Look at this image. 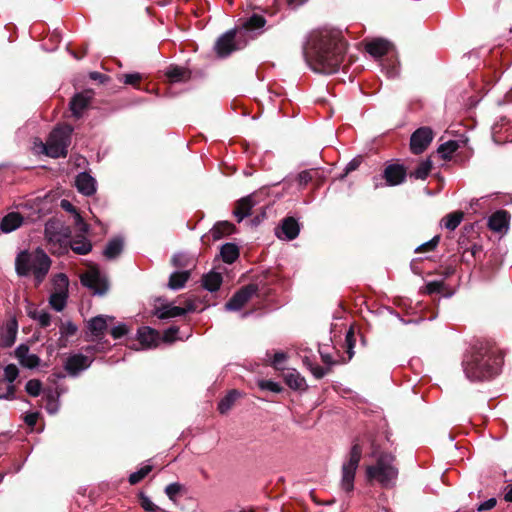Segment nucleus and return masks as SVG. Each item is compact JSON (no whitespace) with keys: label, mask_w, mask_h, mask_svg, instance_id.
Here are the masks:
<instances>
[{"label":"nucleus","mask_w":512,"mask_h":512,"mask_svg":"<svg viewBox=\"0 0 512 512\" xmlns=\"http://www.w3.org/2000/svg\"><path fill=\"white\" fill-rule=\"evenodd\" d=\"M346 49L347 44L338 32L320 29L308 35L303 56L313 71L333 74L339 71Z\"/></svg>","instance_id":"1"},{"label":"nucleus","mask_w":512,"mask_h":512,"mask_svg":"<svg viewBox=\"0 0 512 512\" xmlns=\"http://www.w3.org/2000/svg\"><path fill=\"white\" fill-rule=\"evenodd\" d=\"M503 364L502 352L490 341L477 340L463 357L462 367L470 381L489 380L497 376Z\"/></svg>","instance_id":"2"},{"label":"nucleus","mask_w":512,"mask_h":512,"mask_svg":"<svg viewBox=\"0 0 512 512\" xmlns=\"http://www.w3.org/2000/svg\"><path fill=\"white\" fill-rule=\"evenodd\" d=\"M256 36V11L251 8L232 30L223 33L215 42L214 51L219 58H226L243 49Z\"/></svg>","instance_id":"3"},{"label":"nucleus","mask_w":512,"mask_h":512,"mask_svg":"<svg viewBox=\"0 0 512 512\" xmlns=\"http://www.w3.org/2000/svg\"><path fill=\"white\" fill-rule=\"evenodd\" d=\"M51 260L42 249H36L33 252L27 250L17 254L15 259V271L18 276L34 275L36 285L43 282L49 272Z\"/></svg>","instance_id":"4"},{"label":"nucleus","mask_w":512,"mask_h":512,"mask_svg":"<svg viewBox=\"0 0 512 512\" xmlns=\"http://www.w3.org/2000/svg\"><path fill=\"white\" fill-rule=\"evenodd\" d=\"M371 457L376 459V463L367 466V479L376 480L385 488L393 487L398 477V468L394 464L395 456L392 453L380 452L372 444Z\"/></svg>","instance_id":"5"},{"label":"nucleus","mask_w":512,"mask_h":512,"mask_svg":"<svg viewBox=\"0 0 512 512\" xmlns=\"http://www.w3.org/2000/svg\"><path fill=\"white\" fill-rule=\"evenodd\" d=\"M45 237L52 253L63 254L71 248L76 254L86 255L92 250V243L85 235H77L69 239L67 233L52 231L49 226H46Z\"/></svg>","instance_id":"6"},{"label":"nucleus","mask_w":512,"mask_h":512,"mask_svg":"<svg viewBox=\"0 0 512 512\" xmlns=\"http://www.w3.org/2000/svg\"><path fill=\"white\" fill-rule=\"evenodd\" d=\"M73 128L70 125H60L49 135L46 143L40 142L42 151L49 157L59 158L67 155Z\"/></svg>","instance_id":"7"},{"label":"nucleus","mask_w":512,"mask_h":512,"mask_svg":"<svg viewBox=\"0 0 512 512\" xmlns=\"http://www.w3.org/2000/svg\"><path fill=\"white\" fill-rule=\"evenodd\" d=\"M362 457V447L358 442H354L348 457L344 460L341 468L340 487L346 493L354 490V480L356 471Z\"/></svg>","instance_id":"8"},{"label":"nucleus","mask_w":512,"mask_h":512,"mask_svg":"<svg viewBox=\"0 0 512 512\" xmlns=\"http://www.w3.org/2000/svg\"><path fill=\"white\" fill-rule=\"evenodd\" d=\"M114 317L107 315H98L87 322L86 339L89 341H101L108 329V322L113 321Z\"/></svg>","instance_id":"9"},{"label":"nucleus","mask_w":512,"mask_h":512,"mask_svg":"<svg viewBox=\"0 0 512 512\" xmlns=\"http://www.w3.org/2000/svg\"><path fill=\"white\" fill-rule=\"evenodd\" d=\"M81 283L97 295H104L109 289L106 277L97 269H91L84 273L81 276Z\"/></svg>","instance_id":"10"},{"label":"nucleus","mask_w":512,"mask_h":512,"mask_svg":"<svg viewBox=\"0 0 512 512\" xmlns=\"http://www.w3.org/2000/svg\"><path fill=\"white\" fill-rule=\"evenodd\" d=\"M54 282L58 286V290L51 294L49 303L55 311L60 312L67 303L68 278L65 274H58Z\"/></svg>","instance_id":"11"},{"label":"nucleus","mask_w":512,"mask_h":512,"mask_svg":"<svg viewBox=\"0 0 512 512\" xmlns=\"http://www.w3.org/2000/svg\"><path fill=\"white\" fill-rule=\"evenodd\" d=\"M434 137L430 127H420L415 130L410 137V149L413 154L423 153Z\"/></svg>","instance_id":"12"},{"label":"nucleus","mask_w":512,"mask_h":512,"mask_svg":"<svg viewBox=\"0 0 512 512\" xmlns=\"http://www.w3.org/2000/svg\"><path fill=\"white\" fill-rule=\"evenodd\" d=\"M300 233V224L294 217H285L280 224L275 227V235L278 239L292 241Z\"/></svg>","instance_id":"13"},{"label":"nucleus","mask_w":512,"mask_h":512,"mask_svg":"<svg viewBox=\"0 0 512 512\" xmlns=\"http://www.w3.org/2000/svg\"><path fill=\"white\" fill-rule=\"evenodd\" d=\"M256 294V285L249 284L237 291L225 304L227 311H239Z\"/></svg>","instance_id":"14"},{"label":"nucleus","mask_w":512,"mask_h":512,"mask_svg":"<svg viewBox=\"0 0 512 512\" xmlns=\"http://www.w3.org/2000/svg\"><path fill=\"white\" fill-rule=\"evenodd\" d=\"M93 359L83 354L77 353L70 355L64 364L66 372L70 376H77L82 371L86 370L91 366Z\"/></svg>","instance_id":"15"},{"label":"nucleus","mask_w":512,"mask_h":512,"mask_svg":"<svg viewBox=\"0 0 512 512\" xmlns=\"http://www.w3.org/2000/svg\"><path fill=\"white\" fill-rule=\"evenodd\" d=\"M18 332V323L15 318H11L0 326V347L9 348L15 341Z\"/></svg>","instance_id":"16"},{"label":"nucleus","mask_w":512,"mask_h":512,"mask_svg":"<svg viewBox=\"0 0 512 512\" xmlns=\"http://www.w3.org/2000/svg\"><path fill=\"white\" fill-rule=\"evenodd\" d=\"M406 169L400 164H389L383 171V178L387 186H397L402 184L406 179Z\"/></svg>","instance_id":"17"},{"label":"nucleus","mask_w":512,"mask_h":512,"mask_svg":"<svg viewBox=\"0 0 512 512\" xmlns=\"http://www.w3.org/2000/svg\"><path fill=\"white\" fill-rule=\"evenodd\" d=\"M283 379L292 390L305 391L308 388L305 378L295 368H286L283 371Z\"/></svg>","instance_id":"18"},{"label":"nucleus","mask_w":512,"mask_h":512,"mask_svg":"<svg viewBox=\"0 0 512 512\" xmlns=\"http://www.w3.org/2000/svg\"><path fill=\"white\" fill-rule=\"evenodd\" d=\"M509 221V212L506 210H498L488 218V227L494 232L503 233L508 230Z\"/></svg>","instance_id":"19"},{"label":"nucleus","mask_w":512,"mask_h":512,"mask_svg":"<svg viewBox=\"0 0 512 512\" xmlns=\"http://www.w3.org/2000/svg\"><path fill=\"white\" fill-rule=\"evenodd\" d=\"M193 304H188L187 307L174 306L172 304H165L157 307L155 315L160 319L174 318L185 315L187 312L193 311Z\"/></svg>","instance_id":"20"},{"label":"nucleus","mask_w":512,"mask_h":512,"mask_svg":"<svg viewBox=\"0 0 512 512\" xmlns=\"http://www.w3.org/2000/svg\"><path fill=\"white\" fill-rule=\"evenodd\" d=\"M15 357L23 367L29 369L37 367L40 363V358L36 354L30 353L29 347L25 344H21L16 348Z\"/></svg>","instance_id":"21"},{"label":"nucleus","mask_w":512,"mask_h":512,"mask_svg":"<svg viewBox=\"0 0 512 512\" xmlns=\"http://www.w3.org/2000/svg\"><path fill=\"white\" fill-rule=\"evenodd\" d=\"M274 291L273 288L266 286V284L261 285L258 282V310L264 308L266 310H273L277 308L275 304V296L272 294Z\"/></svg>","instance_id":"22"},{"label":"nucleus","mask_w":512,"mask_h":512,"mask_svg":"<svg viewBox=\"0 0 512 512\" xmlns=\"http://www.w3.org/2000/svg\"><path fill=\"white\" fill-rule=\"evenodd\" d=\"M392 48V44L382 38H377L369 41L365 45V50L374 58H381L387 54Z\"/></svg>","instance_id":"23"},{"label":"nucleus","mask_w":512,"mask_h":512,"mask_svg":"<svg viewBox=\"0 0 512 512\" xmlns=\"http://www.w3.org/2000/svg\"><path fill=\"white\" fill-rule=\"evenodd\" d=\"M138 340L144 348H152L158 345L160 334L150 327H141L138 329Z\"/></svg>","instance_id":"24"},{"label":"nucleus","mask_w":512,"mask_h":512,"mask_svg":"<svg viewBox=\"0 0 512 512\" xmlns=\"http://www.w3.org/2000/svg\"><path fill=\"white\" fill-rule=\"evenodd\" d=\"M255 205L254 194H250L246 197L241 198L235 206L233 211L234 216L238 222H241L245 217L251 214V210Z\"/></svg>","instance_id":"25"},{"label":"nucleus","mask_w":512,"mask_h":512,"mask_svg":"<svg viewBox=\"0 0 512 512\" xmlns=\"http://www.w3.org/2000/svg\"><path fill=\"white\" fill-rule=\"evenodd\" d=\"M78 191L86 196H90L96 191L95 179L86 172L80 173L75 180Z\"/></svg>","instance_id":"26"},{"label":"nucleus","mask_w":512,"mask_h":512,"mask_svg":"<svg viewBox=\"0 0 512 512\" xmlns=\"http://www.w3.org/2000/svg\"><path fill=\"white\" fill-rule=\"evenodd\" d=\"M91 97L85 93L76 94L70 101V110L75 118H80L88 107Z\"/></svg>","instance_id":"27"},{"label":"nucleus","mask_w":512,"mask_h":512,"mask_svg":"<svg viewBox=\"0 0 512 512\" xmlns=\"http://www.w3.org/2000/svg\"><path fill=\"white\" fill-rule=\"evenodd\" d=\"M23 223V217L18 212L8 213L3 217L0 229L4 233H10L19 228Z\"/></svg>","instance_id":"28"},{"label":"nucleus","mask_w":512,"mask_h":512,"mask_svg":"<svg viewBox=\"0 0 512 512\" xmlns=\"http://www.w3.org/2000/svg\"><path fill=\"white\" fill-rule=\"evenodd\" d=\"M235 231V226L228 221H220L216 223L210 230V235L213 240H220L221 238L231 235Z\"/></svg>","instance_id":"29"},{"label":"nucleus","mask_w":512,"mask_h":512,"mask_svg":"<svg viewBox=\"0 0 512 512\" xmlns=\"http://www.w3.org/2000/svg\"><path fill=\"white\" fill-rule=\"evenodd\" d=\"M222 284V275L219 272L210 271L202 277V285L203 287L210 291H217Z\"/></svg>","instance_id":"30"},{"label":"nucleus","mask_w":512,"mask_h":512,"mask_svg":"<svg viewBox=\"0 0 512 512\" xmlns=\"http://www.w3.org/2000/svg\"><path fill=\"white\" fill-rule=\"evenodd\" d=\"M27 314L30 318L37 321L42 327H47L50 325L51 316L47 311L43 309H38L31 306L28 308Z\"/></svg>","instance_id":"31"},{"label":"nucleus","mask_w":512,"mask_h":512,"mask_svg":"<svg viewBox=\"0 0 512 512\" xmlns=\"http://www.w3.org/2000/svg\"><path fill=\"white\" fill-rule=\"evenodd\" d=\"M190 278V271L174 272L169 278L168 286L172 290H178L184 287L185 283Z\"/></svg>","instance_id":"32"},{"label":"nucleus","mask_w":512,"mask_h":512,"mask_svg":"<svg viewBox=\"0 0 512 512\" xmlns=\"http://www.w3.org/2000/svg\"><path fill=\"white\" fill-rule=\"evenodd\" d=\"M221 257L225 263H233L239 256L238 247L233 243L222 245L220 250Z\"/></svg>","instance_id":"33"},{"label":"nucleus","mask_w":512,"mask_h":512,"mask_svg":"<svg viewBox=\"0 0 512 512\" xmlns=\"http://www.w3.org/2000/svg\"><path fill=\"white\" fill-rule=\"evenodd\" d=\"M240 397V393L237 390H231L228 394L220 400L218 403V410L221 414L227 413L235 401Z\"/></svg>","instance_id":"34"},{"label":"nucleus","mask_w":512,"mask_h":512,"mask_svg":"<svg viewBox=\"0 0 512 512\" xmlns=\"http://www.w3.org/2000/svg\"><path fill=\"white\" fill-rule=\"evenodd\" d=\"M123 250V241L120 238H114L108 242L104 250V255L108 259L116 258Z\"/></svg>","instance_id":"35"},{"label":"nucleus","mask_w":512,"mask_h":512,"mask_svg":"<svg viewBox=\"0 0 512 512\" xmlns=\"http://www.w3.org/2000/svg\"><path fill=\"white\" fill-rule=\"evenodd\" d=\"M458 148L459 143L457 141L449 140L438 147V154L443 160H450Z\"/></svg>","instance_id":"36"},{"label":"nucleus","mask_w":512,"mask_h":512,"mask_svg":"<svg viewBox=\"0 0 512 512\" xmlns=\"http://www.w3.org/2000/svg\"><path fill=\"white\" fill-rule=\"evenodd\" d=\"M432 168V162L429 159L423 160L419 165L411 172L410 176L415 179L425 180Z\"/></svg>","instance_id":"37"},{"label":"nucleus","mask_w":512,"mask_h":512,"mask_svg":"<svg viewBox=\"0 0 512 512\" xmlns=\"http://www.w3.org/2000/svg\"><path fill=\"white\" fill-rule=\"evenodd\" d=\"M463 219V212L458 211L448 214L444 219V227L450 231L455 230Z\"/></svg>","instance_id":"38"},{"label":"nucleus","mask_w":512,"mask_h":512,"mask_svg":"<svg viewBox=\"0 0 512 512\" xmlns=\"http://www.w3.org/2000/svg\"><path fill=\"white\" fill-rule=\"evenodd\" d=\"M166 76L171 82H181L188 79V73L184 68L181 67H170L166 71Z\"/></svg>","instance_id":"39"},{"label":"nucleus","mask_w":512,"mask_h":512,"mask_svg":"<svg viewBox=\"0 0 512 512\" xmlns=\"http://www.w3.org/2000/svg\"><path fill=\"white\" fill-rule=\"evenodd\" d=\"M267 357H269L270 364L276 369V370H283L285 371L284 364L288 359V355L285 352L279 351L273 354L272 357L267 353Z\"/></svg>","instance_id":"40"},{"label":"nucleus","mask_w":512,"mask_h":512,"mask_svg":"<svg viewBox=\"0 0 512 512\" xmlns=\"http://www.w3.org/2000/svg\"><path fill=\"white\" fill-rule=\"evenodd\" d=\"M151 470H152V466H150V465H145V466L141 467L139 470L130 474L129 483L132 485L139 483L150 473Z\"/></svg>","instance_id":"41"},{"label":"nucleus","mask_w":512,"mask_h":512,"mask_svg":"<svg viewBox=\"0 0 512 512\" xmlns=\"http://www.w3.org/2000/svg\"><path fill=\"white\" fill-rule=\"evenodd\" d=\"M315 170H303L297 174L295 181L300 188H304L314 178Z\"/></svg>","instance_id":"42"},{"label":"nucleus","mask_w":512,"mask_h":512,"mask_svg":"<svg viewBox=\"0 0 512 512\" xmlns=\"http://www.w3.org/2000/svg\"><path fill=\"white\" fill-rule=\"evenodd\" d=\"M14 395V385L0 378V399H10Z\"/></svg>","instance_id":"43"},{"label":"nucleus","mask_w":512,"mask_h":512,"mask_svg":"<svg viewBox=\"0 0 512 512\" xmlns=\"http://www.w3.org/2000/svg\"><path fill=\"white\" fill-rule=\"evenodd\" d=\"M258 388L261 390H268L274 393H280L283 390V387L280 383L267 380V381H258Z\"/></svg>","instance_id":"44"},{"label":"nucleus","mask_w":512,"mask_h":512,"mask_svg":"<svg viewBox=\"0 0 512 512\" xmlns=\"http://www.w3.org/2000/svg\"><path fill=\"white\" fill-rule=\"evenodd\" d=\"M382 69L385 70L386 75L389 78H394L399 75V67L398 63L396 61L388 62H382L381 63Z\"/></svg>","instance_id":"45"},{"label":"nucleus","mask_w":512,"mask_h":512,"mask_svg":"<svg viewBox=\"0 0 512 512\" xmlns=\"http://www.w3.org/2000/svg\"><path fill=\"white\" fill-rule=\"evenodd\" d=\"M41 388L42 384L37 379H31L25 385L26 392L33 397H36L40 394Z\"/></svg>","instance_id":"46"},{"label":"nucleus","mask_w":512,"mask_h":512,"mask_svg":"<svg viewBox=\"0 0 512 512\" xmlns=\"http://www.w3.org/2000/svg\"><path fill=\"white\" fill-rule=\"evenodd\" d=\"M19 371L18 368L14 364L7 365L4 369V380L6 382H9L10 384H13V382L18 377Z\"/></svg>","instance_id":"47"},{"label":"nucleus","mask_w":512,"mask_h":512,"mask_svg":"<svg viewBox=\"0 0 512 512\" xmlns=\"http://www.w3.org/2000/svg\"><path fill=\"white\" fill-rule=\"evenodd\" d=\"M183 486L179 483H171L165 488V493L170 500L175 501Z\"/></svg>","instance_id":"48"},{"label":"nucleus","mask_w":512,"mask_h":512,"mask_svg":"<svg viewBox=\"0 0 512 512\" xmlns=\"http://www.w3.org/2000/svg\"><path fill=\"white\" fill-rule=\"evenodd\" d=\"M440 240V236L436 235L431 240L419 245L415 252L432 251L436 248Z\"/></svg>","instance_id":"49"},{"label":"nucleus","mask_w":512,"mask_h":512,"mask_svg":"<svg viewBox=\"0 0 512 512\" xmlns=\"http://www.w3.org/2000/svg\"><path fill=\"white\" fill-rule=\"evenodd\" d=\"M444 287V282L440 281H431L426 284V292L428 294L440 293Z\"/></svg>","instance_id":"50"},{"label":"nucleus","mask_w":512,"mask_h":512,"mask_svg":"<svg viewBox=\"0 0 512 512\" xmlns=\"http://www.w3.org/2000/svg\"><path fill=\"white\" fill-rule=\"evenodd\" d=\"M128 333V328L125 324L121 323L113 327L110 331L111 336L114 339H119Z\"/></svg>","instance_id":"51"},{"label":"nucleus","mask_w":512,"mask_h":512,"mask_svg":"<svg viewBox=\"0 0 512 512\" xmlns=\"http://www.w3.org/2000/svg\"><path fill=\"white\" fill-rule=\"evenodd\" d=\"M330 371V368H324L317 364H314V366H311L310 372L316 379L323 378L328 372Z\"/></svg>","instance_id":"52"},{"label":"nucleus","mask_w":512,"mask_h":512,"mask_svg":"<svg viewBox=\"0 0 512 512\" xmlns=\"http://www.w3.org/2000/svg\"><path fill=\"white\" fill-rule=\"evenodd\" d=\"M189 259L185 254L179 253L173 256L172 263L175 267H186L188 266Z\"/></svg>","instance_id":"53"},{"label":"nucleus","mask_w":512,"mask_h":512,"mask_svg":"<svg viewBox=\"0 0 512 512\" xmlns=\"http://www.w3.org/2000/svg\"><path fill=\"white\" fill-rule=\"evenodd\" d=\"M177 327H170L166 329L163 333L162 339L164 342L171 343L176 339V334L178 333Z\"/></svg>","instance_id":"54"},{"label":"nucleus","mask_w":512,"mask_h":512,"mask_svg":"<svg viewBox=\"0 0 512 512\" xmlns=\"http://www.w3.org/2000/svg\"><path fill=\"white\" fill-rule=\"evenodd\" d=\"M142 79L139 73H129L123 75V82L127 85H135Z\"/></svg>","instance_id":"55"},{"label":"nucleus","mask_w":512,"mask_h":512,"mask_svg":"<svg viewBox=\"0 0 512 512\" xmlns=\"http://www.w3.org/2000/svg\"><path fill=\"white\" fill-rule=\"evenodd\" d=\"M496 505V499L495 498H490L484 502H482L478 507H477V510L478 511H487V510H490L492 508H494Z\"/></svg>","instance_id":"56"},{"label":"nucleus","mask_w":512,"mask_h":512,"mask_svg":"<svg viewBox=\"0 0 512 512\" xmlns=\"http://www.w3.org/2000/svg\"><path fill=\"white\" fill-rule=\"evenodd\" d=\"M319 354H320V356H321L322 361H323L326 365H328V366H332V365L335 363V362L333 361L332 356H331L329 353L325 352L321 346H319Z\"/></svg>","instance_id":"57"},{"label":"nucleus","mask_w":512,"mask_h":512,"mask_svg":"<svg viewBox=\"0 0 512 512\" xmlns=\"http://www.w3.org/2000/svg\"><path fill=\"white\" fill-rule=\"evenodd\" d=\"M360 165V159L354 158L352 159L345 167V174H348L354 170H356Z\"/></svg>","instance_id":"58"},{"label":"nucleus","mask_w":512,"mask_h":512,"mask_svg":"<svg viewBox=\"0 0 512 512\" xmlns=\"http://www.w3.org/2000/svg\"><path fill=\"white\" fill-rule=\"evenodd\" d=\"M37 419H38V414L31 413V414L26 415L25 422L28 426L33 427L36 424Z\"/></svg>","instance_id":"59"},{"label":"nucleus","mask_w":512,"mask_h":512,"mask_svg":"<svg viewBox=\"0 0 512 512\" xmlns=\"http://www.w3.org/2000/svg\"><path fill=\"white\" fill-rule=\"evenodd\" d=\"M141 504H142V507L146 511H153L154 510V504H153V502L148 497H143Z\"/></svg>","instance_id":"60"},{"label":"nucleus","mask_w":512,"mask_h":512,"mask_svg":"<svg viewBox=\"0 0 512 512\" xmlns=\"http://www.w3.org/2000/svg\"><path fill=\"white\" fill-rule=\"evenodd\" d=\"M308 0H287V4L291 9H296L303 4H305Z\"/></svg>","instance_id":"61"},{"label":"nucleus","mask_w":512,"mask_h":512,"mask_svg":"<svg viewBox=\"0 0 512 512\" xmlns=\"http://www.w3.org/2000/svg\"><path fill=\"white\" fill-rule=\"evenodd\" d=\"M352 338H353V331H352V329H349V331L346 333V340H347V342L349 344V354H350L349 358H351L352 355H353V351H352V349H353Z\"/></svg>","instance_id":"62"},{"label":"nucleus","mask_w":512,"mask_h":512,"mask_svg":"<svg viewBox=\"0 0 512 512\" xmlns=\"http://www.w3.org/2000/svg\"><path fill=\"white\" fill-rule=\"evenodd\" d=\"M504 499L508 502H512V484L505 488Z\"/></svg>","instance_id":"63"},{"label":"nucleus","mask_w":512,"mask_h":512,"mask_svg":"<svg viewBox=\"0 0 512 512\" xmlns=\"http://www.w3.org/2000/svg\"><path fill=\"white\" fill-rule=\"evenodd\" d=\"M61 207H62L64 210L69 211V212H73V211H75V209H74L73 205H72L69 201H67V200H62V201H61Z\"/></svg>","instance_id":"64"}]
</instances>
